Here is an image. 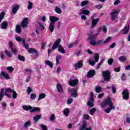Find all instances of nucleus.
<instances>
[{
  "instance_id": "1",
  "label": "nucleus",
  "mask_w": 130,
  "mask_h": 130,
  "mask_svg": "<svg viewBox=\"0 0 130 130\" xmlns=\"http://www.w3.org/2000/svg\"><path fill=\"white\" fill-rule=\"evenodd\" d=\"M106 105H109V108L105 110L106 113H109L112 109L114 110L115 107L113 106V103L111 101V98H109L106 99L101 104V107H105Z\"/></svg>"
},
{
  "instance_id": "2",
  "label": "nucleus",
  "mask_w": 130,
  "mask_h": 130,
  "mask_svg": "<svg viewBox=\"0 0 130 130\" xmlns=\"http://www.w3.org/2000/svg\"><path fill=\"white\" fill-rule=\"evenodd\" d=\"M60 41H61V39L60 38H58L56 40L52 46V50H55V49L58 48V51H59V52L64 54L66 53V50H64L62 46L59 44L60 43Z\"/></svg>"
},
{
  "instance_id": "3",
  "label": "nucleus",
  "mask_w": 130,
  "mask_h": 130,
  "mask_svg": "<svg viewBox=\"0 0 130 130\" xmlns=\"http://www.w3.org/2000/svg\"><path fill=\"white\" fill-rule=\"evenodd\" d=\"M102 76L104 78V80L101 81V83H104L105 82H109L111 79V73L109 70L103 71L102 73Z\"/></svg>"
},
{
  "instance_id": "4",
  "label": "nucleus",
  "mask_w": 130,
  "mask_h": 130,
  "mask_svg": "<svg viewBox=\"0 0 130 130\" xmlns=\"http://www.w3.org/2000/svg\"><path fill=\"white\" fill-rule=\"evenodd\" d=\"M59 20L58 17H50V25L49 26V30L51 33H52L54 31V24L55 22Z\"/></svg>"
},
{
  "instance_id": "5",
  "label": "nucleus",
  "mask_w": 130,
  "mask_h": 130,
  "mask_svg": "<svg viewBox=\"0 0 130 130\" xmlns=\"http://www.w3.org/2000/svg\"><path fill=\"white\" fill-rule=\"evenodd\" d=\"M98 35V34H95L93 36H90V34H87V36H89L88 37V40H89V43L91 45H93V46L96 45V42L95 40H96V37H97Z\"/></svg>"
},
{
  "instance_id": "6",
  "label": "nucleus",
  "mask_w": 130,
  "mask_h": 130,
  "mask_svg": "<svg viewBox=\"0 0 130 130\" xmlns=\"http://www.w3.org/2000/svg\"><path fill=\"white\" fill-rule=\"evenodd\" d=\"M71 95L74 98H77L78 97V88L75 87L71 88L70 90Z\"/></svg>"
},
{
  "instance_id": "7",
  "label": "nucleus",
  "mask_w": 130,
  "mask_h": 130,
  "mask_svg": "<svg viewBox=\"0 0 130 130\" xmlns=\"http://www.w3.org/2000/svg\"><path fill=\"white\" fill-rule=\"evenodd\" d=\"M122 95L123 99L124 100L129 99V93H128V90L127 89H126L122 91Z\"/></svg>"
},
{
  "instance_id": "8",
  "label": "nucleus",
  "mask_w": 130,
  "mask_h": 130,
  "mask_svg": "<svg viewBox=\"0 0 130 130\" xmlns=\"http://www.w3.org/2000/svg\"><path fill=\"white\" fill-rule=\"evenodd\" d=\"M27 51L28 53H31L32 54H35V56H36V57H39V52L36 50V49L34 48H29L27 50Z\"/></svg>"
},
{
  "instance_id": "9",
  "label": "nucleus",
  "mask_w": 130,
  "mask_h": 130,
  "mask_svg": "<svg viewBox=\"0 0 130 130\" xmlns=\"http://www.w3.org/2000/svg\"><path fill=\"white\" fill-rule=\"evenodd\" d=\"M110 40H111V38L108 37L104 41L100 40L97 42H95V45H101L103 44H106V43H108Z\"/></svg>"
},
{
  "instance_id": "10",
  "label": "nucleus",
  "mask_w": 130,
  "mask_h": 130,
  "mask_svg": "<svg viewBox=\"0 0 130 130\" xmlns=\"http://www.w3.org/2000/svg\"><path fill=\"white\" fill-rule=\"evenodd\" d=\"M90 19H92L91 28H95V27H96V26L97 25L98 22H99V18L93 19V17H91Z\"/></svg>"
},
{
  "instance_id": "11",
  "label": "nucleus",
  "mask_w": 130,
  "mask_h": 130,
  "mask_svg": "<svg viewBox=\"0 0 130 130\" xmlns=\"http://www.w3.org/2000/svg\"><path fill=\"white\" fill-rule=\"evenodd\" d=\"M28 24H29L28 18H24L21 22L22 28H27L28 27Z\"/></svg>"
},
{
  "instance_id": "12",
  "label": "nucleus",
  "mask_w": 130,
  "mask_h": 130,
  "mask_svg": "<svg viewBox=\"0 0 130 130\" xmlns=\"http://www.w3.org/2000/svg\"><path fill=\"white\" fill-rule=\"evenodd\" d=\"M69 84L70 86H73V87H75L79 84V80L78 79L75 80H70L69 82Z\"/></svg>"
},
{
  "instance_id": "13",
  "label": "nucleus",
  "mask_w": 130,
  "mask_h": 130,
  "mask_svg": "<svg viewBox=\"0 0 130 130\" xmlns=\"http://www.w3.org/2000/svg\"><path fill=\"white\" fill-rule=\"evenodd\" d=\"M96 75V71L94 70H91L87 72V78H92Z\"/></svg>"
},
{
  "instance_id": "14",
  "label": "nucleus",
  "mask_w": 130,
  "mask_h": 130,
  "mask_svg": "<svg viewBox=\"0 0 130 130\" xmlns=\"http://www.w3.org/2000/svg\"><path fill=\"white\" fill-rule=\"evenodd\" d=\"M83 61L80 60L75 64H74V68H75V69H81V68L83 67Z\"/></svg>"
},
{
  "instance_id": "15",
  "label": "nucleus",
  "mask_w": 130,
  "mask_h": 130,
  "mask_svg": "<svg viewBox=\"0 0 130 130\" xmlns=\"http://www.w3.org/2000/svg\"><path fill=\"white\" fill-rule=\"evenodd\" d=\"M56 89L59 93H63V88L60 84H56Z\"/></svg>"
},
{
  "instance_id": "16",
  "label": "nucleus",
  "mask_w": 130,
  "mask_h": 130,
  "mask_svg": "<svg viewBox=\"0 0 130 130\" xmlns=\"http://www.w3.org/2000/svg\"><path fill=\"white\" fill-rule=\"evenodd\" d=\"M1 76L4 77L6 80H10V75L8 73L5 72V71H2L1 72Z\"/></svg>"
},
{
  "instance_id": "17",
  "label": "nucleus",
  "mask_w": 130,
  "mask_h": 130,
  "mask_svg": "<svg viewBox=\"0 0 130 130\" xmlns=\"http://www.w3.org/2000/svg\"><path fill=\"white\" fill-rule=\"evenodd\" d=\"M90 11L88 10L81 9L80 10L79 15H89Z\"/></svg>"
},
{
  "instance_id": "18",
  "label": "nucleus",
  "mask_w": 130,
  "mask_h": 130,
  "mask_svg": "<svg viewBox=\"0 0 130 130\" xmlns=\"http://www.w3.org/2000/svg\"><path fill=\"white\" fill-rule=\"evenodd\" d=\"M20 9V6L19 5H16L15 6L13 7L12 10V13L13 15H15L18 12V10Z\"/></svg>"
},
{
  "instance_id": "19",
  "label": "nucleus",
  "mask_w": 130,
  "mask_h": 130,
  "mask_svg": "<svg viewBox=\"0 0 130 130\" xmlns=\"http://www.w3.org/2000/svg\"><path fill=\"white\" fill-rule=\"evenodd\" d=\"M129 31V26L125 25L124 29L122 30V34H127Z\"/></svg>"
},
{
  "instance_id": "20",
  "label": "nucleus",
  "mask_w": 130,
  "mask_h": 130,
  "mask_svg": "<svg viewBox=\"0 0 130 130\" xmlns=\"http://www.w3.org/2000/svg\"><path fill=\"white\" fill-rule=\"evenodd\" d=\"M22 108L23 110H25V111H28V110H32L33 109V107L31 106H27V105H23L22 106Z\"/></svg>"
},
{
  "instance_id": "21",
  "label": "nucleus",
  "mask_w": 130,
  "mask_h": 130,
  "mask_svg": "<svg viewBox=\"0 0 130 130\" xmlns=\"http://www.w3.org/2000/svg\"><path fill=\"white\" fill-rule=\"evenodd\" d=\"M1 29H6L8 28V22L4 21L1 24Z\"/></svg>"
},
{
  "instance_id": "22",
  "label": "nucleus",
  "mask_w": 130,
  "mask_h": 130,
  "mask_svg": "<svg viewBox=\"0 0 130 130\" xmlns=\"http://www.w3.org/2000/svg\"><path fill=\"white\" fill-rule=\"evenodd\" d=\"M87 128V121L84 120L82 122V126L80 127V130H85Z\"/></svg>"
},
{
  "instance_id": "23",
  "label": "nucleus",
  "mask_w": 130,
  "mask_h": 130,
  "mask_svg": "<svg viewBox=\"0 0 130 130\" xmlns=\"http://www.w3.org/2000/svg\"><path fill=\"white\" fill-rule=\"evenodd\" d=\"M70 109L69 108H65L63 110V113L64 114L65 116L68 117L69 116V115L70 114Z\"/></svg>"
},
{
  "instance_id": "24",
  "label": "nucleus",
  "mask_w": 130,
  "mask_h": 130,
  "mask_svg": "<svg viewBox=\"0 0 130 130\" xmlns=\"http://www.w3.org/2000/svg\"><path fill=\"white\" fill-rule=\"evenodd\" d=\"M46 96V94L45 93H41L39 96V98L38 99V101H40L42 99H44Z\"/></svg>"
},
{
  "instance_id": "25",
  "label": "nucleus",
  "mask_w": 130,
  "mask_h": 130,
  "mask_svg": "<svg viewBox=\"0 0 130 130\" xmlns=\"http://www.w3.org/2000/svg\"><path fill=\"white\" fill-rule=\"evenodd\" d=\"M4 88H1V92H0V101L3 100V98H4V96H5V92L4 91Z\"/></svg>"
},
{
  "instance_id": "26",
  "label": "nucleus",
  "mask_w": 130,
  "mask_h": 130,
  "mask_svg": "<svg viewBox=\"0 0 130 130\" xmlns=\"http://www.w3.org/2000/svg\"><path fill=\"white\" fill-rule=\"evenodd\" d=\"M41 109L39 107H35L34 109L30 111V113H34V112H37L40 111Z\"/></svg>"
},
{
  "instance_id": "27",
  "label": "nucleus",
  "mask_w": 130,
  "mask_h": 130,
  "mask_svg": "<svg viewBox=\"0 0 130 130\" xmlns=\"http://www.w3.org/2000/svg\"><path fill=\"white\" fill-rule=\"evenodd\" d=\"M45 64H47V66H49L51 69L53 68V64H52V62L50 60H45Z\"/></svg>"
},
{
  "instance_id": "28",
  "label": "nucleus",
  "mask_w": 130,
  "mask_h": 130,
  "mask_svg": "<svg viewBox=\"0 0 130 130\" xmlns=\"http://www.w3.org/2000/svg\"><path fill=\"white\" fill-rule=\"evenodd\" d=\"M41 115H37L36 116H35L34 117V120L35 122H37V121H38V120L41 118Z\"/></svg>"
},
{
  "instance_id": "29",
  "label": "nucleus",
  "mask_w": 130,
  "mask_h": 130,
  "mask_svg": "<svg viewBox=\"0 0 130 130\" xmlns=\"http://www.w3.org/2000/svg\"><path fill=\"white\" fill-rule=\"evenodd\" d=\"M15 31L16 33H21V32H22V28H21V26L19 25H16Z\"/></svg>"
},
{
  "instance_id": "30",
  "label": "nucleus",
  "mask_w": 130,
  "mask_h": 130,
  "mask_svg": "<svg viewBox=\"0 0 130 130\" xmlns=\"http://www.w3.org/2000/svg\"><path fill=\"white\" fill-rule=\"evenodd\" d=\"M30 125H31V121L28 120L24 123V128H27Z\"/></svg>"
},
{
  "instance_id": "31",
  "label": "nucleus",
  "mask_w": 130,
  "mask_h": 130,
  "mask_svg": "<svg viewBox=\"0 0 130 130\" xmlns=\"http://www.w3.org/2000/svg\"><path fill=\"white\" fill-rule=\"evenodd\" d=\"M61 58V56L60 55H57L56 57V66H58V64H59V59Z\"/></svg>"
},
{
  "instance_id": "32",
  "label": "nucleus",
  "mask_w": 130,
  "mask_h": 130,
  "mask_svg": "<svg viewBox=\"0 0 130 130\" xmlns=\"http://www.w3.org/2000/svg\"><path fill=\"white\" fill-rule=\"evenodd\" d=\"M118 59L121 62H124L126 60V57L125 56H122L119 57Z\"/></svg>"
},
{
  "instance_id": "33",
  "label": "nucleus",
  "mask_w": 130,
  "mask_h": 130,
  "mask_svg": "<svg viewBox=\"0 0 130 130\" xmlns=\"http://www.w3.org/2000/svg\"><path fill=\"white\" fill-rule=\"evenodd\" d=\"M18 59L19 60H20V61H25V60H26L25 57L21 55H18Z\"/></svg>"
},
{
  "instance_id": "34",
  "label": "nucleus",
  "mask_w": 130,
  "mask_h": 130,
  "mask_svg": "<svg viewBox=\"0 0 130 130\" xmlns=\"http://www.w3.org/2000/svg\"><path fill=\"white\" fill-rule=\"evenodd\" d=\"M95 92L96 93H101L102 92V87L101 86H96Z\"/></svg>"
},
{
  "instance_id": "35",
  "label": "nucleus",
  "mask_w": 130,
  "mask_h": 130,
  "mask_svg": "<svg viewBox=\"0 0 130 130\" xmlns=\"http://www.w3.org/2000/svg\"><path fill=\"white\" fill-rule=\"evenodd\" d=\"M99 53H95L94 54V61L95 62H98L99 61Z\"/></svg>"
},
{
  "instance_id": "36",
  "label": "nucleus",
  "mask_w": 130,
  "mask_h": 130,
  "mask_svg": "<svg viewBox=\"0 0 130 130\" xmlns=\"http://www.w3.org/2000/svg\"><path fill=\"white\" fill-rule=\"evenodd\" d=\"M32 8H33V3L30 1H28V6H27L28 10H32Z\"/></svg>"
},
{
  "instance_id": "37",
  "label": "nucleus",
  "mask_w": 130,
  "mask_h": 130,
  "mask_svg": "<svg viewBox=\"0 0 130 130\" xmlns=\"http://www.w3.org/2000/svg\"><path fill=\"white\" fill-rule=\"evenodd\" d=\"M119 13V10H114L112 13H111V16L112 17H115L117 14Z\"/></svg>"
},
{
  "instance_id": "38",
  "label": "nucleus",
  "mask_w": 130,
  "mask_h": 130,
  "mask_svg": "<svg viewBox=\"0 0 130 130\" xmlns=\"http://www.w3.org/2000/svg\"><path fill=\"white\" fill-rule=\"evenodd\" d=\"M5 52L6 55H7L9 57H12L13 56L11 51H9L8 50H5Z\"/></svg>"
},
{
  "instance_id": "39",
  "label": "nucleus",
  "mask_w": 130,
  "mask_h": 130,
  "mask_svg": "<svg viewBox=\"0 0 130 130\" xmlns=\"http://www.w3.org/2000/svg\"><path fill=\"white\" fill-rule=\"evenodd\" d=\"M96 111H97V109L93 108L90 110L89 113L91 115H93Z\"/></svg>"
},
{
  "instance_id": "40",
  "label": "nucleus",
  "mask_w": 130,
  "mask_h": 130,
  "mask_svg": "<svg viewBox=\"0 0 130 130\" xmlns=\"http://www.w3.org/2000/svg\"><path fill=\"white\" fill-rule=\"evenodd\" d=\"M13 93H12V98L13 99H16L17 97H18V93H17V92L15 90H13Z\"/></svg>"
},
{
  "instance_id": "41",
  "label": "nucleus",
  "mask_w": 130,
  "mask_h": 130,
  "mask_svg": "<svg viewBox=\"0 0 130 130\" xmlns=\"http://www.w3.org/2000/svg\"><path fill=\"white\" fill-rule=\"evenodd\" d=\"M87 105L89 106L90 108H92V107H94V104L93 103L91 102V101H88L87 102Z\"/></svg>"
},
{
  "instance_id": "42",
  "label": "nucleus",
  "mask_w": 130,
  "mask_h": 130,
  "mask_svg": "<svg viewBox=\"0 0 130 130\" xmlns=\"http://www.w3.org/2000/svg\"><path fill=\"white\" fill-rule=\"evenodd\" d=\"M89 4V1H83L81 3V6L82 7H85V6H87Z\"/></svg>"
},
{
  "instance_id": "43",
  "label": "nucleus",
  "mask_w": 130,
  "mask_h": 130,
  "mask_svg": "<svg viewBox=\"0 0 130 130\" xmlns=\"http://www.w3.org/2000/svg\"><path fill=\"white\" fill-rule=\"evenodd\" d=\"M55 11L57 14H61V10L57 7L55 8Z\"/></svg>"
},
{
  "instance_id": "44",
  "label": "nucleus",
  "mask_w": 130,
  "mask_h": 130,
  "mask_svg": "<svg viewBox=\"0 0 130 130\" xmlns=\"http://www.w3.org/2000/svg\"><path fill=\"white\" fill-rule=\"evenodd\" d=\"M104 62V59H102L101 61L97 65L96 69L97 70H99L100 69V67L102 66V63Z\"/></svg>"
},
{
  "instance_id": "45",
  "label": "nucleus",
  "mask_w": 130,
  "mask_h": 130,
  "mask_svg": "<svg viewBox=\"0 0 130 130\" xmlns=\"http://www.w3.org/2000/svg\"><path fill=\"white\" fill-rule=\"evenodd\" d=\"M13 90L12 88L8 87L6 88L5 93H9V92L12 93L13 92Z\"/></svg>"
},
{
  "instance_id": "46",
  "label": "nucleus",
  "mask_w": 130,
  "mask_h": 130,
  "mask_svg": "<svg viewBox=\"0 0 130 130\" xmlns=\"http://www.w3.org/2000/svg\"><path fill=\"white\" fill-rule=\"evenodd\" d=\"M111 88H112V91L113 94H115L116 93V88L115 87V86L112 85L111 86Z\"/></svg>"
},
{
  "instance_id": "47",
  "label": "nucleus",
  "mask_w": 130,
  "mask_h": 130,
  "mask_svg": "<svg viewBox=\"0 0 130 130\" xmlns=\"http://www.w3.org/2000/svg\"><path fill=\"white\" fill-rule=\"evenodd\" d=\"M74 101V100H73L72 98H69L68 100H67V103L68 105L72 104V103Z\"/></svg>"
},
{
  "instance_id": "48",
  "label": "nucleus",
  "mask_w": 130,
  "mask_h": 130,
  "mask_svg": "<svg viewBox=\"0 0 130 130\" xmlns=\"http://www.w3.org/2000/svg\"><path fill=\"white\" fill-rule=\"evenodd\" d=\"M121 80H122V81H125V80H126V76H125V73H123L122 74Z\"/></svg>"
},
{
  "instance_id": "49",
  "label": "nucleus",
  "mask_w": 130,
  "mask_h": 130,
  "mask_svg": "<svg viewBox=\"0 0 130 130\" xmlns=\"http://www.w3.org/2000/svg\"><path fill=\"white\" fill-rule=\"evenodd\" d=\"M113 62V58H111L108 60V63L109 66H111Z\"/></svg>"
},
{
  "instance_id": "50",
  "label": "nucleus",
  "mask_w": 130,
  "mask_h": 130,
  "mask_svg": "<svg viewBox=\"0 0 130 130\" xmlns=\"http://www.w3.org/2000/svg\"><path fill=\"white\" fill-rule=\"evenodd\" d=\"M84 119L86 120H89L90 119V116L88 114H84L83 115Z\"/></svg>"
},
{
  "instance_id": "51",
  "label": "nucleus",
  "mask_w": 130,
  "mask_h": 130,
  "mask_svg": "<svg viewBox=\"0 0 130 130\" xmlns=\"http://www.w3.org/2000/svg\"><path fill=\"white\" fill-rule=\"evenodd\" d=\"M36 98V94L35 93L30 94V99H31V100H35Z\"/></svg>"
},
{
  "instance_id": "52",
  "label": "nucleus",
  "mask_w": 130,
  "mask_h": 130,
  "mask_svg": "<svg viewBox=\"0 0 130 130\" xmlns=\"http://www.w3.org/2000/svg\"><path fill=\"white\" fill-rule=\"evenodd\" d=\"M32 91H33V89H32V88H31V87L29 86L27 89V94L29 95L30 93H31Z\"/></svg>"
},
{
  "instance_id": "53",
  "label": "nucleus",
  "mask_w": 130,
  "mask_h": 130,
  "mask_svg": "<svg viewBox=\"0 0 130 130\" xmlns=\"http://www.w3.org/2000/svg\"><path fill=\"white\" fill-rule=\"evenodd\" d=\"M41 127L42 128V130H47V126L44 124H41Z\"/></svg>"
},
{
  "instance_id": "54",
  "label": "nucleus",
  "mask_w": 130,
  "mask_h": 130,
  "mask_svg": "<svg viewBox=\"0 0 130 130\" xmlns=\"http://www.w3.org/2000/svg\"><path fill=\"white\" fill-rule=\"evenodd\" d=\"M38 24L39 25L41 30H44V29H45V27H44V25H43L42 23L39 22H38Z\"/></svg>"
},
{
  "instance_id": "55",
  "label": "nucleus",
  "mask_w": 130,
  "mask_h": 130,
  "mask_svg": "<svg viewBox=\"0 0 130 130\" xmlns=\"http://www.w3.org/2000/svg\"><path fill=\"white\" fill-rule=\"evenodd\" d=\"M7 70L9 71V73H12L14 72V68L12 67H7Z\"/></svg>"
},
{
  "instance_id": "56",
  "label": "nucleus",
  "mask_w": 130,
  "mask_h": 130,
  "mask_svg": "<svg viewBox=\"0 0 130 130\" xmlns=\"http://www.w3.org/2000/svg\"><path fill=\"white\" fill-rule=\"evenodd\" d=\"M89 63L90 66L93 67V66H94V64L96 63L95 61L92 60H89Z\"/></svg>"
},
{
  "instance_id": "57",
  "label": "nucleus",
  "mask_w": 130,
  "mask_h": 130,
  "mask_svg": "<svg viewBox=\"0 0 130 130\" xmlns=\"http://www.w3.org/2000/svg\"><path fill=\"white\" fill-rule=\"evenodd\" d=\"M0 57L2 59H5V54H4V52H0Z\"/></svg>"
},
{
  "instance_id": "58",
  "label": "nucleus",
  "mask_w": 130,
  "mask_h": 130,
  "mask_svg": "<svg viewBox=\"0 0 130 130\" xmlns=\"http://www.w3.org/2000/svg\"><path fill=\"white\" fill-rule=\"evenodd\" d=\"M11 50L14 54H17V53L18 52V50L17 49L12 48V49H11Z\"/></svg>"
},
{
  "instance_id": "59",
  "label": "nucleus",
  "mask_w": 130,
  "mask_h": 130,
  "mask_svg": "<svg viewBox=\"0 0 130 130\" xmlns=\"http://www.w3.org/2000/svg\"><path fill=\"white\" fill-rule=\"evenodd\" d=\"M9 46L11 49L14 48V43H13V42H10L9 43Z\"/></svg>"
},
{
  "instance_id": "60",
  "label": "nucleus",
  "mask_w": 130,
  "mask_h": 130,
  "mask_svg": "<svg viewBox=\"0 0 130 130\" xmlns=\"http://www.w3.org/2000/svg\"><path fill=\"white\" fill-rule=\"evenodd\" d=\"M51 121H53L54 119H55V116L54 114H53L51 115L50 118Z\"/></svg>"
},
{
  "instance_id": "61",
  "label": "nucleus",
  "mask_w": 130,
  "mask_h": 130,
  "mask_svg": "<svg viewBox=\"0 0 130 130\" xmlns=\"http://www.w3.org/2000/svg\"><path fill=\"white\" fill-rule=\"evenodd\" d=\"M102 28L104 33H107V28L106 27V25H103Z\"/></svg>"
},
{
  "instance_id": "62",
  "label": "nucleus",
  "mask_w": 130,
  "mask_h": 130,
  "mask_svg": "<svg viewBox=\"0 0 130 130\" xmlns=\"http://www.w3.org/2000/svg\"><path fill=\"white\" fill-rule=\"evenodd\" d=\"M116 45V43H113L111 45L109 46V48H114Z\"/></svg>"
},
{
  "instance_id": "63",
  "label": "nucleus",
  "mask_w": 130,
  "mask_h": 130,
  "mask_svg": "<svg viewBox=\"0 0 130 130\" xmlns=\"http://www.w3.org/2000/svg\"><path fill=\"white\" fill-rule=\"evenodd\" d=\"M118 4H120V0H116L114 3V6H117Z\"/></svg>"
},
{
  "instance_id": "64",
  "label": "nucleus",
  "mask_w": 130,
  "mask_h": 130,
  "mask_svg": "<svg viewBox=\"0 0 130 130\" xmlns=\"http://www.w3.org/2000/svg\"><path fill=\"white\" fill-rule=\"evenodd\" d=\"M114 72H116V73H119V72H120V67L115 68Z\"/></svg>"
}]
</instances>
